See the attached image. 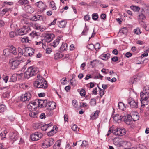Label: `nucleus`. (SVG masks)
Listing matches in <instances>:
<instances>
[{
  "label": "nucleus",
  "mask_w": 149,
  "mask_h": 149,
  "mask_svg": "<svg viewBox=\"0 0 149 149\" xmlns=\"http://www.w3.org/2000/svg\"><path fill=\"white\" fill-rule=\"evenodd\" d=\"M31 30L30 27L24 26L23 27L19 29H17L15 31V33L13 31L10 32L9 36L10 37L13 38L16 35H23L27 34Z\"/></svg>",
  "instance_id": "f257e3e1"
},
{
  "label": "nucleus",
  "mask_w": 149,
  "mask_h": 149,
  "mask_svg": "<svg viewBox=\"0 0 149 149\" xmlns=\"http://www.w3.org/2000/svg\"><path fill=\"white\" fill-rule=\"evenodd\" d=\"M34 84L35 86L37 88L46 89L47 87L46 81L42 78L37 79Z\"/></svg>",
  "instance_id": "f03ea898"
},
{
  "label": "nucleus",
  "mask_w": 149,
  "mask_h": 149,
  "mask_svg": "<svg viewBox=\"0 0 149 149\" xmlns=\"http://www.w3.org/2000/svg\"><path fill=\"white\" fill-rule=\"evenodd\" d=\"M39 72L38 68L33 67H31L28 68L27 70L24 74V76L27 78L34 76Z\"/></svg>",
  "instance_id": "7ed1b4c3"
},
{
  "label": "nucleus",
  "mask_w": 149,
  "mask_h": 149,
  "mask_svg": "<svg viewBox=\"0 0 149 149\" xmlns=\"http://www.w3.org/2000/svg\"><path fill=\"white\" fill-rule=\"evenodd\" d=\"M23 62L22 60L19 59V58H15L10 60L9 63L11 65V68L12 69H15L17 68L19 64Z\"/></svg>",
  "instance_id": "20e7f679"
},
{
  "label": "nucleus",
  "mask_w": 149,
  "mask_h": 149,
  "mask_svg": "<svg viewBox=\"0 0 149 149\" xmlns=\"http://www.w3.org/2000/svg\"><path fill=\"white\" fill-rule=\"evenodd\" d=\"M54 142V139L52 138H49L44 140L42 144V147L43 148H46L50 147Z\"/></svg>",
  "instance_id": "39448f33"
},
{
  "label": "nucleus",
  "mask_w": 149,
  "mask_h": 149,
  "mask_svg": "<svg viewBox=\"0 0 149 149\" xmlns=\"http://www.w3.org/2000/svg\"><path fill=\"white\" fill-rule=\"evenodd\" d=\"M42 136V134L40 132H36L31 135L30 138L32 140L35 141L41 138Z\"/></svg>",
  "instance_id": "423d86ee"
},
{
  "label": "nucleus",
  "mask_w": 149,
  "mask_h": 149,
  "mask_svg": "<svg viewBox=\"0 0 149 149\" xmlns=\"http://www.w3.org/2000/svg\"><path fill=\"white\" fill-rule=\"evenodd\" d=\"M128 102L131 108H136L138 107V103L137 100L130 98L128 99Z\"/></svg>",
  "instance_id": "0eeeda50"
},
{
  "label": "nucleus",
  "mask_w": 149,
  "mask_h": 149,
  "mask_svg": "<svg viewBox=\"0 0 149 149\" xmlns=\"http://www.w3.org/2000/svg\"><path fill=\"white\" fill-rule=\"evenodd\" d=\"M31 92H28L24 94H22L20 96V100L23 102L28 101L31 98Z\"/></svg>",
  "instance_id": "6e6552de"
},
{
  "label": "nucleus",
  "mask_w": 149,
  "mask_h": 149,
  "mask_svg": "<svg viewBox=\"0 0 149 149\" xmlns=\"http://www.w3.org/2000/svg\"><path fill=\"white\" fill-rule=\"evenodd\" d=\"M9 52H10L14 55H16L17 53V52L16 48L14 47H11L10 50L8 49H4L3 50V53L5 55L7 56L8 55Z\"/></svg>",
  "instance_id": "1a4fd4ad"
},
{
  "label": "nucleus",
  "mask_w": 149,
  "mask_h": 149,
  "mask_svg": "<svg viewBox=\"0 0 149 149\" xmlns=\"http://www.w3.org/2000/svg\"><path fill=\"white\" fill-rule=\"evenodd\" d=\"M24 54L26 56H28L32 55L34 53V50L30 47H26L24 49Z\"/></svg>",
  "instance_id": "9d476101"
},
{
  "label": "nucleus",
  "mask_w": 149,
  "mask_h": 149,
  "mask_svg": "<svg viewBox=\"0 0 149 149\" xmlns=\"http://www.w3.org/2000/svg\"><path fill=\"white\" fill-rule=\"evenodd\" d=\"M122 120L124 121L127 124H130L132 118L130 115L127 114L126 116H122Z\"/></svg>",
  "instance_id": "9b49d317"
},
{
  "label": "nucleus",
  "mask_w": 149,
  "mask_h": 149,
  "mask_svg": "<svg viewBox=\"0 0 149 149\" xmlns=\"http://www.w3.org/2000/svg\"><path fill=\"white\" fill-rule=\"evenodd\" d=\"M0 91H1L3 93V96L4 97H8L10 91L7 87H4L0 88Z\"/></svg>",
  "instance_id": "f8f14e48"
},
{
  "label": "nucleus",
  "mask_w": 149,
  "mask_h": 149,
  "mask_svg": "<svg viewBox=\"0 0 149 149\" xmlns=\"http://www.w3.org/2000/svg\"><path fill=\"white\" fill-rule=\"evenodd\" d=\"M30 20L32 21H36L37 20H44V17L43 16L37 14L34 15L31 17Z\"/></svg>",
  "instance_id": "ddd939ff"
},
{
  "label": "nucleus",
  "mask_w": 149,
  "mask_h": 149,
  "mask_svg": "<svg viewBox=\"0 0 149 149\" xmlns=\"http://www.w3.org/2000/svg\"><path fill=\"white\" fill-rule=\"evenodd\" d=\"M18 137V134L16 132H11L10 133V139L13 141H16Z\"/></svg>",
  "instance_id": "4468645a"
},
{
  "label": "nucleus",
  "mask_w": 149,
  "mask_h": 149,
  "mask_svg": "<svg viewBox=\"0 0 149 149\" xmlns=\"http://www.w3.org/2000/svg\"><path fill=\"white\" fill-rule=\"evenodd\" d=\"M54 37V35L53 34H48L46 35L45 40V42H50Z\"/></svg>",
  "instance_id": "2eb2a0df"
},
{
  "label": "nucleus",
  "mask_w": 149,
  "mask_h": 149,
  "mask_svg": "<svg viewBox=\"0 0 149 149\" xmlns=\"http://www.w3.org/2000/svg\"><path fill=\"white\" fill-rule=\"evenodd\" d=\"M122 116L120 115L119 114H116L114 116L113 118V120L115 121V122H116L119 123L120 121L122 120Z\"/></svg>",
  "instance_id": "dca6fc26"
},
{
  "label": "nucleus",
  "mask_w": 149,
  "mask_h": 149,
  "mask_svg": "<svg viewBox=\"0 0 149 149\" xmlns=\"http://www.w3.org/2000/svg\"><path fill=\"white\" fill-rule=\"evenodd\" d=\"M141 99L143 100H146L149 97V94L144 93L143 91L141 92L140 93Z\"/></svg>",
  "instance_id": "f3484780"
},
{
  "label": "nucleus",
  "mask_w": 149,
  "mask_h": 149,
  "mask_svg": "<svg viewBox=\"0 0 149 149\" xmlns=\"http://www.w3.org/2000/svg\"><path fill=\"white\" fill-rule=\"evenodd\" d=\"M51 124H40V126L41 129L43 131H46L47 129H48L49 127L52 126Z\"/></svg>",
  "instance_id": "a211bd4d"
},
{
  "label": "nucleus",
  "mask_w": 149,
  "mask_h": 149,
  "mask_svg": "<svg viewBox=\"0 0 149 149\" xmlns=\"http://www.w3.org/2000/svg\"><path fill=\"white\" fill-rule=\"evenodd\" d=\"M110 56V54L109 53L103 54L100 56L101 58L103 60H106L108 59Z\"/></svg>",
  "instance_id": "6ab92c4d"
},
{
  "label": "nucleus",
  "mask_w": 149,
  "mask_h": 149,
  "mask_svg": "<svg viewBox=\"0 0 149 149\" xmlns=\"http://www.w3.org/2000/svg\"><path fill=\"white\" fill-rule=\"evenodd\" d=\"M129 144V142L124 140H121L119 142V146H128Z\"/></svg>",
  "instance_id": "aec40b11"
},
{
  "label": "nucleus",
  "mask_w": 149,
  "mask_h": 149,
  "mask_svg": "<svg viewBox=\"0 0 149 149\" xmlns=\"http://www.w3.org/2000/svg\"><path fill=\"white\" fill-rule=\"evenodd\" d=\"M48 107H50V109H55L56 107V104L54 102H48Z\"/></svg>",
  "instance_id": "412c9836"
},
{
  "label": "nucleus",
  "mask_w": 149,
  "mask_h": 149,
  "mask_svg": "<svg viewBox=\"0 0 149 149\" xmlns=\"http://www.w3.org/2000/svg\"><path fill=\"white\" fill-rule=\"evenodd\" d=\"M38 113L37 112H34L30 111L29 113V116L33 118H37L38 116Z\"/></svg>",
  "instance_id": "4be33fe9"
},
{
  "label": "nucleus",
  "mask_w": 149,
  "mask_h": 149,
  "mask_svg": "<svg viewBox=\"0 0 149 149\" xmlns=\"http://www.w3.org/2000/svg\"><path fill=\"white\" fill-rule=\"evenodd\" d=\"M59 24L58 26L61 28H63L65 27L66 24V22L65 21L61 20L59 22Z\"/></svg>",
  "instance_id": "5701e85b"
},
{
  "label": "nucleus",
  "mask_w": 149,
  "mask_h": 149,
  "mask_svg": "<svg viewBox=\"0 0 149 149\" xmlns=\"http://www.w3.org/2000/svg\"><path fill=\"white\" fill-rule=\"evenodd\" d=\"M61 143L59 141H57L53 146V149H61L60 147Z\"/></svg>",
  "instance_id": "b1692460"
},
{
  "label": "nucleus",
  "mask_w": 149,
  "mask_h": 149,
  "mask_svg": "<svg viewBox=\"0 0 149 149\" xmlns=\"http://www.w3.org/2000/svg\"><path fill=\"white\" fill-rule=\"evenodd\" d=\"M32 24V25L33 27L34 28L36 29H41L40 31H43L45 30L44 28H42V29H41V26L39 25L35 24H33L32 23H31V24Z\"/></svg>",
  "instance_id": "393cba45"
},
{
  "label": "nucleus",
  "mask_w": 149,
  "mask_h": 149,
  "mask_svg": "<svg viewBox=\"0 0 149 149\" xmlns=\"http://www.w3.org/2000/svg\"><path fill=\"white\" fill-rule=\"evenodd\" d=\"M67 47V44L66 43H62L60 49L62 51H63L66 50Z\"/></svg>",
  "instance_id": "a878e982"
},
{
  "label": "nucleus",
  "mask_w": 149,
  "mask_h": 149,
  "mask_svg": "<svg viewBox=\"0 0 149 149\" xmlns=\"http://www.w3.org/2000/svg\"><path fill=\"white\" fill-rule=\"evenodd\" d=\"M49 6L53 10H56V9L55 3L53 1H52L50 2Z\"/></svg>",
  "instance_id": "bb28decb"
},
{
  "label": "nucleus",
  "mask_w": 149,
  "mask_h": 149,
  "mask_svg": "<svg viewBox=\"0 0 149 149\" xmlns=\"http://www.w3.org/2000/svg\"><path fill=\"white\" fill-rule=\"evenodd\" d=\"M27 0H19L18 3L20 5L25 6L28 3Z\"/></svg>",
  "instance_id": "cd10ccee"
},
{
  "label": "nucleus",
  "mask_w": 149,
  "mask_h": 149,
  "mask_svg": "<svg viewBox=\"0 0 149 149\" xmlns=\"http://www.w3.org/2000/svg\"><path fill=\"white\" fill-rule=\"evenodd\" d=\"M130 8L132 10L135 12H139L140 9L139 7L136 6H131Z\"/></svg>",
  "instance_id": "c85d7f7f"
},
{
  "label": "nucleus",
  "mask_w": 149,
  "mask_h": 149,
  "mask_svg": "<svg viewBox=\"0 0 149 149\" xmlns=\"http://www.w3.org/2000/svg\"><path fill=\"white\" fill-rule=\"evenodd\" d=\"M145 18V15L142 13L140 14L138 16V21L143 20Z\"/></svg>",
  "instance_id": "c756f323"
},
{
  "label": "nucleus",
  "mask_w": 149,
  "mask_h": 149,
  "mask_svg": "<svg viewBox=\"0 0 149 149\" xmlns=\"http://www.w3.org/2000/svg\"><path fill=\"white\" fill-rule=\"evenodd\" d=\"M59 40L58 38L56 39L52 43V45L54 47H55L59 44Z\"/></svg>",
  "instance_id": "7c9ffc66"
},
{
  "label": "nucleus",
  "mask_w": 149,
  "mask_h": 149,
  "mask_svg": "<svg viewBox=\"0 0 149 149\" xmlns=\"http://www.w3.org/2000/svg\"><path fill=\"white\" fill-rule=\"evenodd\" d=\"M131 117L132 118V119L134 121H136L139 119V116L137 113L132 114Z\"/></svg>",
  "instance_id": "2f4dec72"
},
{
  "label": "nucleus",
  "mask_w": 149,
  "mask_h": 149,
  "mask_svg": "<svg viewBox=\"0 0 149 149\" xmlns=\"http://www.w3.org/2000/svg\"><path fill=\"white\" fill-rule=\"evenodd\" d=\"M21 40L22 42L23 43H30L31 42V40H29L28 38V37H25L22 38Z\"/></svg>",
  "instance_id": "473e14b6"
},
{
  "label": "nucleus",
  "mask_w": 149,
  "mask_h": 149,
  "mask_svg": "<svg viewBox=\"0 0 149 149\" xmlns=\"http://www.w3.org/2000/svg\"><path fill=\"white\" fill-rule=\"evenodd\" d=\"M118 107L119 109L123 110L125 108L124 104L121 102H119L118 103Z\"/></svg>",
  "instance_id": "72a5a7b5"
},
{
  "label": "nucleus",
  "mask_w": 149,
  "mask_h": 149,
  "mask_svg": "<svg viewBox=\"0 0 149 149\" xmlns=\"http://www.w3.org/2000/svg\"><path fill=\"white\" fill-rule=\"evenodd\" d=\"M17 80V76L15 74H13L9 80V81L12 82H14Z\"/></svg>",
  "instance_id": "f704fd0d"
},
{
  "label": "nucleus",
  "mask_w": 149,
  "mask_h": 149,
  "mask_svg": "<svg viewBox=\"0 0 149 149\" xmlns=\"http://www.w3.org/2000/svg\"><path fill=\"white\" fill-rule=\"evenodd\" d=\"M43 100H44L38 99L36 100L38 102V105L39 107H42Z\"/></svg>",
  "instance_id": "c9c22d12"
},
{
  "label": "nucleus",
  "mask_w": 149,
  "mask_h": 149,
  "mask_svg": "<svg viewBox=\"0 0 149 149\" xmlns=\"http://www.w3.org/2000/svg\"><path fill=\"white\" fill-rule=\"evenodd\" d=\"M18 56L17 57L19 58L22 55L24 54L23 51L21 48L19 47L18 49Z\"/></svg>",
  "instance_id": "e433bc0d"
},
{
  "label": "nucleus",
  "mask_w": 149,
  "mask_h": 149,
  "mask_svg": "<svg viewBox=\"0 0 149 149\" xmlns=\"http://www.w3.org/2000/svg\"><path fill=\"white\" fill-rule=\"evenodd\" d=\"M88 30V29L86 27V24H85V28L82 31L81 34L82 35H86Z\"/></svg>",
  "instance_id": "4c0bfd02"
},
{
  "label": "nucleus",
  "mask_w": 149,
  "mask_h": 149,
  "mask_svg": "<svg viewBox=\"0 0 149 149\" xmlns=\"http://www.w3.org/2000/svg\"><path fill=\"white\" fill-rule=\"evenodd\" d=\"M143 91L144 93L149 94V85L145 86L143 88Z\"/></svg>",
  "instance_id": "58836bf2"
},
{
  "label": "nucleus",
  "mask_w": 149,
  "mask_h": 149,
  "mask_svg": "<svg viewBox=\"0 0 149 149\" xmlns=\"http://www.w3.org/2000/svg\"><path fill=\"white\" fill-rule=\"evenodd\" d=\"M127 32V28L126 27H124L120 30V32L123 34H126Z\"/></svg>",
  "instance_id": "ea45409f"
},
{
  "label": "nucleus",
  "mask_w": 149,
  "mask_h": 149,
  "mask_svg": "<svg viewBox=\"0 0 149 149\" xmlns=\"http://www.w3.org/2000/svg\"><path fill=\"white\" fill-rule=\"evenodd\" d=\"M72 104L73 105L75 108H79L78 105V102L76 100H74L72 101Z\"/></svg>",
  "instance_id": "a19ab883"
},
{
  "label": "nucleus",
  "mask_w": 149,
  "mask_h": 149,
  "mask_svg": "<svg viewBox=\"0 0 149 149\" xmlns=\"http://www.w3.org/2000/svg\"><path fill=\"white\" fill-rule=\"evenodd\" d=\"M48 100L47 99L44 100H43V103L42 104V107H47L48 106Z\"/></svg>",
  "instance_id": "79ce46f5"
},
{
  "label": "nucleus",
  "mask_w": 149,
  "mask_h": 149,
  "mask_svg": "<svg viewBox=\"0 0 149 149\" xmlns=\"http://www.w3.org/2000/svg\"><path fill=\"white\" fill-rule=\"evenodd\" d=\"M6 110V107L5 105L2 104L0 105V113L3 112Z\"/></svg>",
  "instance_id": "37998d69"
},
{
  "label": "nucleus",
  "mask_w": 149,
  "mask_h": 149,
  "mask_svg": "<svg viewBox=\"0 0 149 149\" xmlns=\"http://www.w3.org/2000/svg\"><path fill=\"white\" fill-rule=\"evenodd\" d=\"M54 128L53 127V129H52L49 132L47 133V135L49 136H51L53 135L55 133V132H54Z\"/></svg>",
  "instance_id": "c03bdc74"
},
{
  "label": "nucleus",
  "mask_w": 149,
  "mask_h": 149,
  "mask_svg": "<svg viewBox=\"0 0 149 149\" xmlns=\"http://www.w3.org/2000/svg\"><path fill=\"white\" fill-rule=\"evenodd\" d=\"M134 33L137 35H139L141 33L140 29L139 28H137L134 30Z\"/></svg>",
  "instance_id": "a18cd8bd"
},
{
  "label": "nucleus",
  "mask_w": 149,
  "mask_h": 149,
  "mask_svg": "<svg viewBox=\"0 0 149 149\" xmlns=\"http://www.w3.org/2000/svg\"><path fill=\"white\" fill-rule=\"evenodd\" d=\"M27 107L29 109L30 111L32 110L33 109H35V107H34L32 104V103L30 102L27 105Z\"/></svg>",
  "instance_id": "49530a36"
},
{
  "label": "nucleus",
  "mask_w": 149,
  "mask_h": 149,
  "mask_svg": "<svg viewBox=\"0 0 149 149\" xmlns=\"http://www.w3.org/2000/svg\"><path fill=\"white\" fill-rule=\"evenodd\" d=\"M62 54H60L59 53H56L54 54V58L55 59L58 60L60 58Z\"/></svg>",
  "instance_id": "de8ad7c7"
},
{
  "label": "nucleus",
  "mask_w": 149,
  "mask_h": 149,
  "mask_svg": "<svg viewBox=\"0 0 149 149\" xmlns=\"http://www.w3.org/2000/svg\"><path fill=\"white\" fill-rule=\"evenodd\" d=\"M98 88L100 90L99 91V93H100V97H102L103 95L104 94V89H102L101 88H100L98 86Z\"/></svg>",
  "instance_id": "09e8293b"
},
{
  "label": "nucleus",
  "mask_w": 149,
  "mask_h": 149,
  "mask_svg": "<svg viewBox=\"0 0 149 149\" xmlns=\"http://www.w3.org/2000/svg\"><path fill=\"white\" fill-rule=\"evenodd\" d=\"M6 134L4 132L0 133V138L2 140H4L6 138Z\"/></svg>",
  "instance_id": "8fccbe9b"
},
{
  "label": "nucleus",
  "mask_w": 149,
  "mask_h": 149,
  "mask_svg": "<svg viewBox=\"0 0 149 149\" xmlns=\"http://www.w3.org/2000/svg\"><path fill=\"white\" fill-rule=\"evenodd\" d=\"M92 19L94 20H96L98 17V16L97 13H93L92 15Z\"/></svg>",
  "instance_id": "3c124183"
},
{
  "label": "nucleus",
  "mask_w": 149,
  "mask_h": 149,
  "mask_svg": "<svg viewBox=\"0 0 149 149\" xmlns=\"http://www.w3.org/2000/svg\"><path fill=\"white\" fill-rule=\"evenodd\" d=\"M126 130L125 129H120V136H123L126 133Z\"/></svg>",
  "instance_id": "603ef678"
},
{
  "label": "nucleus",
  "mask_w": 149,
  "mask_h": 149,
  "mask_svg": "<svg viewBox=\"0 0 149 149\" xmlns=\"http://www.w3.org/2000/svg\"><path fill=\"white\" fill-rule=\"evenodd\" d=\"M100 48V44L98 43H97L94 45V48L95 49L96 51L98 50Z\"/></svg>",
  "instance_id": "864d4df0"
},
{
  "label": "nucleus",
  "mask_w": 149,
  "mask_h": 149,
  "mask_svg": "<svg viewBox=\"0 0 149 149\" xmlns=\"http://www.w3.org/2000/svg\"><path fill=\"white\" fill-rule=\"evenodd\" d=\"M96 104V100L95 99H92L91 101V104L92 106H95Z\"/></svg>",
  "instance_id": "5fc2aeb1"
},
{
  "label": "nucleus",
  "mask_w": 149,
  "mask_h": 149,
  "mask_svg": "<svg viewBox=\"0 0 149 149\" xmlns=\"http://www.w3.org/2000/svg\"><path fill=\"white\" fill-rule=\"evenodd\" d=\"M80 94L82 97H84L85 95V91L83 89L81 90L80 92Z\"/></svg>",
  "instance_id": "6e6d98bb"
},
{
  "label": "nucleus",
  "mask_w": 149,
  "mask_h": 149,
  "mask_svg": "<svg viewBox=\"0 0 149 149\" xmlns=\"http://www.w3.org/2000/svg\"><path fill=\"white\" fill-rule=\"evenodd\" d=\"M135 149H147V148L146 146L143 145H141L136 147Z\"/></svg>",
  "instance_id": "4d7b16f0"
},
{
  "label": "nucleus",
  "mask_w": 149,
  "mask_h": 149,
  "mask_svg": "<svg viewBox=\"0 0 149 149\" xmlns=\"http://www.w3.org/2000/svg\"><path fill=\"white\" fill-rule=\"evenodd\" d=\"M88 144V142L86 141H82V144L81 145V146L86 147Z\"/></svg>",
  "instance_id": "13d9d810"
},
{
  "label": "nucleus",
  "mask_w": 149,
  "mask_h": 149,
  "mask_svg": "<svg viewBox=\"0 0 149 149\" xmlns=\"http://www.w3.org/2000/svg\"><path fill=\"white\" fill-rule=\"evenodd\" d=\"M44 42H45V40H41V41H40L39 42L36 41L35 43L36 45H40L42 44L43 45H44Z\"/></svg>",
  "instance_id": "bf43d9fd"
},
{
  "label": "nucleus",
  "mask_w": 149,
  "mask_h": 149,
  "mask_svg": "<svg viewBox=\"0 0 149 149\" xmlns=\"http://www.w3.org/2000/svg\"><path fill=\"white\" fill-rule=\"evenodd\" d=\"M42 4L43 3L42 1H39L36 3H35V6H36L40 8Z\"/></svg>",
  "instance_id": "052dcab7"
},
{
  "label": "nucleus",
  "mask_w": 149,
  "mask_h": 149,
  "mask_svg": "<svg viewBox=\"0 0 149 149\" xmlns=\"http://www.w3.org/2000/svg\"><path fill=\"white\" fill-rule=\"evenodd\" d=\"M87 47L91 50H93L94 48V45L92 44H90L88 45Z\"/></svg>",
  "instance_id": "680f3d73"
},
{
  "label": "nucleus",
  "mask_w": 149,
  "mask_h": 149,
  "mask_svg": "<svg viewBox=\"0 0 149 149\" xmlns=\"http://www.w3.org/2000/svg\"><path fill=\"white\" fill-rule=\"evenodd\" d=\"M11 10L10 8H6L3 9L2 10V12L3 13V14L4 15L6 12Z\"/></svg>",
  "instance_id": "e2e57ef3"
},
{
  "label": "nucleus",
  "mask_w": 149,
  "mask_h": 149,
  "mask_svg": "<svg viewBox=\"0 0 149 149\" xmlns=\"http://www.w3.org/2000/svg\"><path fill=\"white\" fill-rule=\"evenodd\" d=\"M103 77V76L102 75H101L100 73L99 74V75L97 76H95L94 77V79H102V78Z\"/></svg>",
  "instance_id": "0e129e2a"
},
{
  "label": "nucleus",
  "mask_w": 149,
  "mask_h": 149,
  "mask_svg": "<svg viewBox=\"0 0 149 149\" xmlns=\"http://www.w3.org/2000/svg\"><path fill=\"white\" fill-rule=\"evenodd\" d=\"M139 22L140 24L143 27L145 28V27H146V24H145L143 20L139 21Z\"/></svg>",
  "instance_id": "69168bd1"
},
{
  "label": "nucleus",
  "mask_w": 149,
  "mask_h": 149,
  "mask_svg": "<svg viewBox=\"0 0 149 149\" xmlns=\"http://www.w3.org/2000/svg\"><path fill=\"white\" fill-rule=\"evenodd\" d=\"M72 129L74 131H76L77 130V126L75 124L74 125L71 127Z\"/></svg>",
  "instance_id": "338daca9"
},
{
  "label": "nucleus",
  "mask_w": 149,
  "mask_h": 149,
  "mask_svg": "<svg viewBox=\"0 0 149 149\" xmlns=\"http://www.w3.org/2000/svg\"><path fill=\"white\" fill-rule=\"evenodd\" d=\"M40 118L41 119H45L46 117V116L45 115V113H42L40 115Z\"/></svg>",
  "instance_id": "774afa93"
}]
</instances>
